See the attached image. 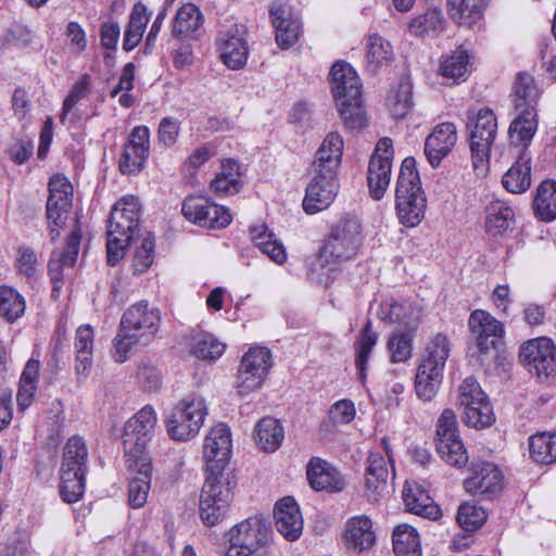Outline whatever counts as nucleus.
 <instances>
[{
    "label": "nucleus",
    "mask_w": 556,
    "mask_h": 556,
    "mask_svg": "<svg viewBox=\"0 0 556 556\" xmlns=\"http://www.w3.org/2000/svg\"><path fill=\"white\" fill-rule=\"evenodd\" d=\"M330 76L331 90L345 127L351 130L364 128L367 117L355 70L349 63L339 61L332 65Z\"/></svg>",
    "instance_id": "f257e3e1"
},
{
    "label": "nucleus",
    "mask_w": 556,
    "mask_h": 556,
    "mask_svg": "<svg viewBox=\"0 0 556 556\" xmlns=\"http://www.w3.org/2000/svg\"><path fill=\"white\" fill-rule=\"evenodd\" d=\"M156 422L154 408L146 405L125 424L122 443L125 462L130 470L138 473H149L152 470L146 448L154 434Z\"/></svg>",
    "instance_id": "f03ea898"
},
{
    "label": "nucleus",
    "mask_w": 556,
    "mask_h": 556,
    "mask_svg": "<svg viewBox=\"0 0 556 556\" xmlns=\"http://www.w3.org/2000/svg\"><path fill=\"white\" fill-rule=\"evenodd\" d=\"M363 228L358 218L344 215L332 225L312 270L324 268L329 263L354 258L363 244Z\"/></svg>",
    "instance_id": "7ed1b4c3"
},
{
    "label": "nucleus",
    "mask_w": 556,
    "mask_h": 556,
    "mask_svg": "<svg viewBox=\"0 0 556 556\" xmlns=\"http://www.w3.org/2000/svg\"><path fill=\"white\" fill-rule=\"evenodd\" d=\"M395 207L400 222L407 227L417 226L425 216L426 198L413 156L402 162L395 188Z\"/></svg>",
    "instance_id": "20e7f679"
},
{
    "label": "nucleus",
    "mask_w": 556,
    "mask_h": 556,
    "mask_svg": "<svg viewBox=\"0 0 556 556\" xmlns=\"http://www.w3.org/2000/svg\"><path fill=\"white\" fill-rule=\"evenodd\" d=\"M450 352L451 342L443 333H437L428 342L415 377V391L422 401H431L437 394Z\"/></svg>",
    "instance_id": "39448f33"
},
{
    "label": "nucleus",
    "mask_w": 556,
    "mask_h": 556,
    "mask_svg": "<svg viewBox=\"0 0 556 556\" xmlns=\"http://www.w3.org/2000/svg\"><path fill=\"white\" fill-rule=\"evenodd\" d=\"M88 448L83 438L71 437L63 450L60 468V494L64 502L76 503L85 493Z\"/></svg>",
    "instance_id": "423d86ee"
},
{
    "label": "nucleus",
    "mask_w": 556,
    "mask_h": 556,
    "mask_svg": "<svg viewBox=\"0 0 556 556\" xmlns=\"http://www.w3.org/2000/svg\"><path fill=\"white\" fill-rule=\"evenodd\" d=\"M467 129L472 166L483 174L489 168L490 151L496 137L497 119L492 110L484 108L467 112Z\"/></svg>",
    "instance_id": "0eeeda50"
},
{
    "label": "nucleus",
    "mask_w": 556,
    "mask_h": 556,
    "mask_svg": "<svg viewBox=\"0 0 556 556\" xmlns=\"http://www.w3.org/2000/svg\"><path fill=\"white\" fill-rule=\"evenodd\" d=\"M206 415L203 397L189 395L175 405L165 418V426L170 439L187 441L198 434Z\"/></svg>",
    "instance_id": "6e6552de"
},
{
    "label": "nucleus",
    "mask_w": 556,
    "mask_h": 556,
    "mask_svg": "<svg viewBox=\"0 0 556 556\" xmlns=\"http://www.w3.org/2000/svg\"><path fill=\"white\" fill-rule=\"evenodd\" d=\"M269 533L263 517H250L230 529L228 546L222 553L224 556H252L267 544Z\"/></svg>",
    "instance_id": "1a4fd4ad"
},
{
    "label": "nucleus",
    "mask_w": 556,
    "mask_h": 556,
    "mask_svg": "<svg viewBox=\"0 0 556 556\" xmlns=\"http://www.w3.org/2000/svg\"><path fill=\"white\" fill-rule=\"evenodd\" d=\"M458 404L463 408L464 422L469 427L482 429L495 421L489 397L473 377H467L459 386Z\"/></svg>",
    "instance_id": "9d476101"
},
{
    "label": "nucleus",
    "mask_w": 556,
    "mask_h": 556,
    "mask_svg": "<svg viewBox=\"0 0 556 556\" xmlns=\"http://www.w3.org/2000/svg\"><path fill=\"white\" fill-rule=\"evenodd\" d=\"M273 367L271 352L266 346H251L241 358L237 375V391L241 396L258 390Z\"/></svg>",
    "instance_id": "9b49d317"
},
{
    "label": "nucleus",
    "mask_w": 556,
    "mask_h": 556,
    "mask_svg": "<svg viewBox=\"0 0 556 556\" xmlns=\"http://www.w3.org/2000/svg\"><path fill=\"white\" fill-rule=\"evenodd\" d=\"M435 448L441 458L453 467L462 468L468 463L469 457L459 438L456 415L451 408H445L438 419Z\"/></svg>",
    "instance_id": "f8f14e48"
},
{
    "label": "nucleus",
    "mask_w": 556,
    "mask_h": 556,
    "mask_svg": "<svg viewBox=\"0 0 556 556\" xmlns=\"http://www.w3.org/2000/svg\"><path fill=\"white\" fill-rule=\"evenodd\" d=\"M73 186L65 176L54 175L49 180V195L46 204V215L49 224L51 240L59 236V229L65 225L72 207Z\"/></svg>",
    "instance_id": "ddd939ff"
},
{
    "label": "nucleus",
    "mask_w": 556,
    "mask_h": 556,
    "mask_svg": "<svg viewBox=\"0 0 556 556\" xmlns=\"http://www.w3.org/2000/svg\"><path fill=\"white\" fill-rule=\"evenodd\" d=\"M519 359L540 380L548 379L556 372V346L548 338L541 337L522 344Z\"/></svg>",
    "instance_id": "4468645a"
},
{
    "label": "nucleus",
    "mask_w": 556,
    "mask_h": 556,
    "mask_svg": "<svg viewBox=\"0 0 556 556\" xmlns=\"http://www.w3.org/2000/svg\"><path fill=\"white\" fill-rule=\"evenodd\" d=\"M248 29L243 24L233 23L220 30L216 37V49L222 62L230 70H241L249 58Z\"/></svg>",
    "instance_id": "2eb2a0df"
},
{
    "label": "nucleus",
    "mask_w": 556,
    "mask_h": 556,
    "mask_svg": "<svg viewBox=\"0 0 556 556\" xmlns=\"http://www.w3.org/2000/svg\"><path fill=\"white\" fill-rule=\"evenodd\" d=\"M342 152V137L337 131L329 132L315 153L311 167V179L339 181L338 172Z\"/></svg>",
    "instance_id": "dca6fc26"
},
{
    "label": "nucleus",
    "mask_w": 556,
    "mask_h": 556,
    "mask_svg": "<svg viewBox=\"0 0 556 556\" xmlns=\"http://www.w3.org/2000/svg\"><path fill=\"white\" fill-rule=\"evenodd\" d=\"M141 215V205L138 198L134 195L124 197L115 203L111 211L108 232L121 237H128L132 241L138 232L141 236L139 219Z\"/></svg>",
    "instance_id": "f3484780"
},
{
    "label": "nucleus",
    "mask_w": 556,
    "mask_h": 556,
    "mask_svg": "<svg viewBox=\"0 0 556 556\" xmlns=\"http://www.w3.org/2000/svg\"><path fill=\"white\" fill-rule=\"evenodd\" d=\"M80 230L74 229L68 236L66 245L61 251H53L48 264L50 280L52 283V296H58L68 271L73 269L80 245Z\"/></svg>",
    "instance_id": "a211bd4d"
},
{
    "label": "nucleus",
    "mask_w": 556,
    "mask_h": 556,
    "mask_svg": "<svg viewBox=\"0 0 556 556\" xmlns=\"http://www.w3.org/2000/svg\"><path fill=\"white\" fill-rule=\"evenodd\" d=\"M161 315L157 308L150 307L148 302L141 301L131 305L123 314L121 326L139 336L146 343H150L159 331Z\"/></svg>",
    "instance_id": "6ab92c4d"
},
{
    "label": "nucleus",
    "mask_w": 556,
    "mask_h": 556,
    "mask_svg": "<svg viewBox=\"0 0 556 556\" xmlns=\"http://www.w3.org/2000/svg\"><path fill=\"white\" fill-rule=\"evenodd\" d=\"M149 128L136 126L124 146L118 161L122 174L136 175L140 173L149 156Z\"/></svg>",
    "instance_id": "aec40b11"
},
{
    "label": "nucleus",
    "mask_w": 556,
    "mask_h": 556,
    "mask_svg": "<svg viewBox=\"0 0 556 556\" xmlns=\"http://www.w3.org/2000/svg\"><path fill=\"white\" fill-rule=\"evenodd\" d=\"M503 475L493 464L480 462L471 467V476L464 480V488L468 493L481 495L483 498H492L501 492Z\"/></svg>",
    "instance_id": "412c9836"
},
{
    "label": "nucleus",
    "mask_w": 556,
    "mask_h": 556,
    "mask_svg": "<svg viewBox=\"0 0 556 556\" xmlns=\"http://www.w3.org/2000/svg\"><path fill=\"white\" fill-rule=\"evenodd\" d=\"M421 308L408 300L388 298L381 302L378 311L380 320L399 325L402 330L416 331L421 321Z\"/></svg>",
    "instance_id": "4be33fe9"
},
{
    "label": "nucleus",
    "mask_w": 556,
    "mask_h": 556,
    "mask_svg": "<svg viewBox=\"0 0 556 556\" xmlns=\"http://www.w3.org/2000/svg\"><path fill=\"white\" fill-rule=\"evenodd\" d=\"M236 485L233 472L218 475L211 469V527L220 522L229 513Z\"/></svg>",
    "instance_id": "5701e85b"
},
{
    "label": "nucleus",
    "mask_w": 556,
    "mask_h": 556,
    "mask_svg": "<svg viewBox=\"0 0 556 556\" xmlns=\"http://www.w3.org/2000/svg\"><path fill=\"white\" fill-rule=\"evenodd\" d=\"M365 469L364 495L369 503H378L387 492L389 469L388 460L378 452L368 455Z\"/></svg>",
    "instance_id": "b1692460"
},
{
    "label": "nucleus",
    "mask_w": 556,
    "mask_h": 556,
    "mask_svg": "<svg viewBox=\"0 0 556 556\" xmlns=\"http://www.w3.org/2000/svg\"><path fill=\"white\" fill-rule=\"evenodd\" d=\"M457 140L456 126L453 123H442L426 138L425 155L432 167H438L441 161L452 151Z\"/></svg>",
    "instance_id": "393cba45"
},
{
    "label": "nucleus",
    "mask_w": 556,
    "mask_h": 556,
    "mask_svg": "<svg viewBox=\"0 0 556 556\" xmlns=\"http://www.w3.org/2000/svg\"><path fill=\"white\" fill-rule=\"evenodd\" d=\"M274 518L277 531L288 541L293 542L302 534L303 519L293 497L286 496L277 502Z\"/></svg>",
    "instance_id": "a878e982"
},
{
    "label": "nucleus",
    "mask_w": 556,
    "mask_h": 556,
    "mask_svg": "<svg viewBox=\"0 0 556 556\" xmlns=\"http://www.w3.org/2000/svg\"><path fill=\"white\" fill-rule=\"evenodd\" d=\"M468 325L477 338V345L481 353L495 348L497 339L504 333L503 325L482 309H476L470 314Z\"/></svg>",
    "instance_id": "bb28decb"
},
{
    "label": "nucleus",
    "mask_w": 556,
    "mask_h": 556,
    "mask_svg": "<svg viewBox=\"0 0 556 556\" xmlns=\"http://www.w3.org/2000/svg\"><path fill=\"white\" fill-rule=\"evenodd\" d=\"M307 479L316 491L341 492L345 488L342 473L326 460L313 457L307 465Z\"/></svg>",
    "instance_id": "cd10ccee"
},
{
    "label": "nucleus",
    "mask_w": 556,
    "mask_h": 556,
    "mask_svg": "<svg viewBox=\"0 0 556 556\" xmlns=\"http://www.w3.org/2000/svg\"><path fill=\"white\" fill-rule=\"evenodd\" d=\"M231 431L228 425L217 424L211 429V469L216 473L233 472L229 465L231 456Z\"/></svg>",
    "instance_id": "c85d7f7f"
},
{
    "label": "nucleus",
    "mask_w": 556,
    "mask_h": 556,
    "mask_svg": "<svg viewBox=\"0 0 556 556\" xmlns=\"http://www.w3.org/2000/svg\"><path fill=\"white\" fill-rule=\"evenodd\" d=\"M402 497L406 510L412 514L431 520L438 519L441 515L440 507L417 482L406 481L402 491Z\"/></svg>",
    "instance_id": "c756f323"
},
{
    "label": "nucleus",
    "mask_w": 556,
    "mask_h": 556,
    "mask_svg": "<svg viewBox=\"0 0 556 556\" xmlns=\"http://www.w3.org/2000/svg\"><path fill=\"white\" fill-rule=\"evenodd\" d=\"M339 190V181L311 179L303 199V210L315 214L327 208L334 200Z\"/></svg>",
    "instance_id": "7c9ffc66"
},
{
    "label": "nucleus",
    "mask_w": 556,
    "mask_h": 556,
    "mask_svg": "<svg viewBox=\"0 0 556 556\" xmlns=\"http://www.w3.org/2000/svg\"><path fill=\"white\" fill-rule=\"evenodd\" d=\"M484 228L492 237H502L513 229L515 212L505 201L495 199L485 206Z\"/></svg>",
    "instance_id": "2f4dec72"
},
{
    "label": "nucleus",
    "mask_w": 556,
    "mask_h": 556,
    "mask_svg": "<svg viewBox=\"0 0 556 556\" xmlns=\"http://www.w3.org/2000/svg\"><path fill=\"white\" fill-rule=\"evenodd\" d=\"M271 23L276 29V41L281 49L293 46L301 33V23L298 18L290 17V13L281 7H271L269 10Z\"/></svg>",
    "instance_id": "473e14b6"
},
{
    "label": "nucleus",
    "mask_w": 556,
    "mask_h": 556,
    "mask_svg": "<svg viewBox=\"0 0 556 556\" xmlns=\"http://www.w3.org/2000/svg\"><path fill=\"white\" fill-rule=\"evenodd\" d=\"M392 162L372 153L367 168V186L374 200H381L390 185Z\"/></svg>",
    "instance_id": "72a5a7b5"
},
{
    "label": "nucleus",
    "mask_w": 556,
    "mask_h": 556,
    "mask_svg": "<svg viewBox=\"0 0 556 556\" xmlns=\"http://www.w3.org/2000/svg\"><path fill=\"white\" fill-rule=\"evenodd\" d=\"M371 527V520L366 516L351 518L344 533L348 548L357 553L369 549L375 543Z\"/></svg>",
    "instance_id": "f704fd0d"
},
{
    "label": "nucleus",
    "mask_w": 556,
    "mask_h": 556,
    "mask_svg": "<svg viewBox=\"0 0 556 556\" xmlns=\"http://www.w3.org/2000/svg\"><path fill=\"white\" fill-rule=\"evenodd\" d=\"M75 369L77 375L87 376L92 366L93 354V329L90 325H83L77 328L75 334Z\"/></svg>",
    "instance_id": "c9c22d12"
},
{
    "label": "nucleus",
    "mask_w": 556,
    "mask_h": 556,
    "mask_svg": "<svg viewBox=\"0 0 556 556\" xmlns=\"http://www.w3.org/2000/svg\"><path fill=\"white\" fill-rule=\"evenodd\" d=\"M254 435L256 444L265 452H275L285 439L281 424L273 417L262 418L255 426Z\"/></svg>",
    "instance_id": "e433bc0d"
},
{
    "label": "nucleus",
    "mask_w": 556,
    "mask_h": 556,
    "mask_svg": "<svg viewBox=\"0 0 556 556\" xmlns=\"http://www.w3.org/2000/svg\"><path fill=\"white\" fill-rule=\"evenodd\" d=\"M517 111L518 116L511 122L508 132L513 142L527 148L538 129V112L533 109Z\"/></svg>",
    "instance_id": "4c0bfd02"
},
{
    "label": "nucleus",
    "mask_w": 556,
    "mask_h": 556,
    "mask_svg": "<svg viewBox=\"0 0 556 556\" xmlns=\"http://www.w3.org/2000/svg\"><path fill=\"white\" fill-rule=\"evenodd\" d=\"M532 206L540 220L548 223L556 218V181L547 179L540 184Z\"/></svg>",
    "instance_id": "58836bf2"
},
{
    "label": "nucleus",
    "mask_w": 556,
    "mask_h": 556,
    "mask_svg": "<svg viewBox=\"0 0 556 556\" xmlns=\"http://www.w3.org/2000/svg\"><path fill=\"white\" fill-rule=\"evenodd\" d=\"M378 334L372 330L371 321L368 320L361 330L355 343V365L362 382L367 378V365L374 346L377 344Z\"/></svg>",
    "instance_id": "ea45409f"
},
{
    "label": "nucleus",
    "mask_w": 556,
    "mask_h": 556,
    "mask_svg": "<svg viewBox=\"0 0 556 556\" xmlns=\"http://www.w3.org/2000/svg\"><path fill=\"white\" fill-rule=\"evenodd\" d=\"M446 21L439 9H429L409 23V31L416 37H437L445 29Z\"/></svg>",
    "instance_id": "a19ab883"
},
{
    "label": "nucleus",
    "mask_w": 556,
    "mask_h": 556,
    "mask_svg": "<svg viewBox=\"0 0 556 556\" xmlns=\"http://www.w3.org/2000/svg\"><path fill=\"white\" fill-rule=\"evenodd\" d=\"M148 22L149 16L147 15L146 5L140 2L136 3L124 31L123 49L125 51H131L138 46L142 39Z\"/></svg>",
    "instance_id": "79ce46f5"
},
{
    "label": "nucleus",
    "mask_w": 556,
    "mask_h": 556,
    "mask_svg": "<svg viewBox=\"0 0 556 556\" xmlns=\"http://www.w3.org/2000/svg\"><path fill=\"white\" fill-rule=\"evenodd\" d=\"M393 551L396 556H421L419 535L409 525H399L392 533Z\"/></svg>",
    "instance_id": "37998d69"
},
{
    "label": "nucleus",
    "mask_w": 556,
    "mask_h": 556,
    "mask_svg": "<svg viewBox=\"0 0 556 556\" xmlns=\"http://www.w3.org/2000/svg\"><path fill=\"white\" fill-rule=\"evenodd\" d=\"M204 16L192 3L179 8L173 23V35L177 38L191 36L202 26Z\"/></svg>",
    "instance_id": "c03bdc74"
},
{
    "label": "nucleus",
    "mask_w": 556,
    "mask_h": 556,
    "mask_svg": "<svg viewBox=\"0 0 556 556\" xmlns=\"http://www.w3.org/2000/svg\"><path fill=\"white\" fill-rule=\"evenodd\" d=\"M515 108L516 110L533 109L536 110V104L540 98V90L534 81V78L528 73H518L515 84Z\"/></svg>",
    "instance_id": "a18cd8bd"
},
{
    "label": "nucleus",
    "mask_w": 556,
    "mask_h": 556,
    "mask_svg": "<svg viewBox=\"0 0 556 556\" xmlns=\"http://www.w3.org/2000/svg\"><path fill=\"white\" fill-rule=\"evenodd\" d=\"M386 103L394 118H404L413 108L412 84L407 79L401 80L389 91Z\"/></svg>",
    "instance_id": "49530a36"
},
{
    "label": "nucleus",
    "mask_w": 556,
    "mask_h": 556,
    "mask_svg": "<svg viewBox=\"0 0 556 556\" xmlns=\"http://www.w3.org/2000/svg\"><path fill=\"white\" fill-rule=\"evenodd\" d=\"M25 299L12 287L0 286V316L12 324L23 316Z\"/></svg>",
    "instance_id": "de8ad7c7"
},
{
    "label": "nucleus",
    "mask_w": 556,
    "mask_h": 556,
    "mask_svg": "<svg viewBox=\"0 0 556 556\" xmlns=\"http://www.w3.org/2000/svg\"><path fill=\"white\" fill-rule=\"evenodd\" d=\"M531 167L528 161L522 157L505 173L502 179L504 188L511 193H522L528 190L531 184Z\"/></svg>",
    "instance_id": "09e8293b"
},
{
    "label": "nucleus",
    "mask_w": 556,
    "mask_h": 556,
    "mask_svg": "<svg viewBox=\"0 0 556 556\" xmlns=\"http://www.w3.org/2000/svg\"><path fill=\"white\" fill-rule=\"evenodd\" d=\"M470 68V55L463 47H458L451 54L442 59L440 73L442 76L453 79L466 77Z\"/></svg>",
    "instance_id": "8fccbe9b"
},
{
    "label": "nucleus",
    "mask_w": 556,
    "mask_h": 556,
    "mask_svg": "<svg viewBox=\"0 0 556 556\" xmlns=\"http://www.w3.org/2000/svg\"><path fill=\"white\" fill-rule=\"evenodd\" d=\"M529 450L536 463H554L556 460V432L532 435L529 440Z\"/></svg>",
    "instance_id": "3c124183"
},
{
    "label": "nucleus",
    "mask_w": 556,
    "mask_h": 556,
    "mask_svg": "<svg viewBox=\"0 0 556 556\" xmlns=\"http://www.w3.org/2000/svg\"><path fill=\"white\" fill-rule=\"evenodd\" d=\"M140 244L136 248L132 258V273L141 275L146 273L154 262L155 238L147 231L139 236Z\"/></svg>",
    "instance_id": "603ef678"
},
{
    "label": "nucleus",
    "mask_w": 556,
    "mask_h": 556,
    "mask_svg": "<svg viewBox=\"0 0 556 556\" xmlns=\"http://www.w3.org/2000/svg\"><path fill=\"white\" fill-rule=\"evenodd\" d=\"M413 330H396L388 341V350L391 353V362H405L412 357L413 352Z\"/></svg>",
    "instance_id": "864d4df0"
},
{
    "label": "nucleus",
    "mask_w": 556,
    "mask_h": 556,
    "mask_svg": "<svg viewBox=\"0 0 556 556\" xmlns=\"http://www.w3.org/2000/svg\"><path fill=\"white\" fill-rule=\"evenodd\" d=\"M451 18L458 24H470L481 15V0H446Z\"/></svg>",
    "instance_id": "5fc2aeb1"
},
{
    "label": "nucleus",
    "mask_w": 556,
    "mask_h": 556,
    "mask_svg": "<svg viewBox=\"0 0 556 556\" xmlns=\"http://www.w3.org/2000/svg\"><path fill=\"white\" fill-rule=\"evenodd\" d=\"M366 47L367 63L372 66L374 70L388 63L392 58V46L377 34H372L368 37Z\"/></svg>",
    "instance_id": "6e6d98bb"
},
{
    "label": "nucleus",
    "mask_w": 556,
    "mask_h": 556,
    "mask_svg": "<svg viewBox=\"0 0 556 556\" xmlns=\"http://www.w3.org/2000/svg\"><path fill=\"white\" fill-rule=\"evenodd\" d=\"M182 214L193 224L205 227L208 216V198L202 194L189 195L184 201Z\"/></svg>",
    "instance_id": "4d7b16f0"
},
{
    "label": "nucleus",
    "mask_w": 556,
    "mask_h": 556,
    "mask_svg": "<svg viewBox=\"0 0 556 556\" xmlns=\"http://www.w3.org/2000/svg\"><path fill=\"white\" fill-rule=\"evenodd\" d=\"M147 344L139 336L119 325L118 332L113 340L112 357L117 363H124L128 359V353L134 346Z\"/></svg>",
    "instance_id": "13d9d810"
},
{
    "label": "nucleus",
    "mask_w": 556,
    "mask_h": 556,
    "mask_svg": "<svg viewBox=\"0 0 556 556\" xmlns=\"http://www.w3.org/2000/svg\"><path fill=\"white\" fill-rule=\"evenodd\" d=\"M486 519V513L482 507L472 503H463L457 510L456 520L466 531H472L480 527Z\"/></svg>",
    "instance_id": "bf43d9fd"
},
{
    "label": "nucleus",
    "mask_w": 556,
    "mask_h": 556,
    "mask_svg": "<svg viewBox=\"0 0 556 556\" xmlns=\"http://www.w3.org/2000/svg\"><path fill=\"white\" fill-rule=\"evenodd\" d=\"M31 40L30 29L23 25H14L0 35V54L10 47H27Z\"/></svg>",
    "instance_id": "052dcab7"
},
{
    "label": "nucleus",
    "mask_w": 556,
    "mask_h": 556,
    "mask_svg": "<svg viewBox=\"0 0 556 556\" xmlns=\"http://www.w3.org/2000/svg\"><path fill=\"white\" fill-rule=\"evenodd\" d=\"M90 92V76L84 74L78 81H76L63 102L62 112L60 115L61 123H65L67 114L71 110Z\"/></svg>",
    "instance_id": "680f3d73"
},
{
    "label": "nucleus",
    "mask_w": 556,
    "mask_h": 556,
    "mask_svg": "<svg viewBox=\"0 0 556 556\" xmlns=\"http://www.w3.org/2000/svg\"><path fill=\"white\" fill-rule=\"evenodd\" d=\"M151 472L152 470L149 473H140L141 478L130 480L128 485V503L132 508H141L147 503Z\"/></svg>",
    "instance_id": "e2e57ef3"
},
{
    "label": "nucleus",
    "mask_w": 556,
    "mask_h": 556,
    "mask_svg": "<svg viewBox=\"0 0 556 556\" xmlns=\"http://www.w3.org/2000/svg\"><path fill=\"white\" fill-rule=\"evenodd\" d=\"M34 153V141L28 136L14 138L7 149L9 159L18 165L26 163Z\"/></svg>",
    "instance_id": "0e129e2a"
},
{
    "label": "nucleus",
    "mask_w": 556,
    "mask_h": 556,
    "mask_svg": "<svg viewBox=\"0 0 556 556\" xmlns=\"http://www.w3.org/2000/svg\"><path fill=\"white\" fill-rule=\"evenodd\" d=\"M37 265V255L31 248L22 245L17 249L16 269L18 274L33 278L36 274Z\"/></svg>",
    "instance_id": "69168bd1"
},
{
    "label": "nucleus",
    "mask_w": 556,
    "mask_h": 556,
    "mask_svg": "<svg viewBox=\"0 0 556 556\" xmlns=\"http://www.w3.org/2000/svg\"><path fill=\"white\" fill-rule=\"evenodd\" d=\"M130 243L128 237H121L108 232L106 258L110 266H115L125 254V249Z\"/></svg>",
    "instance_id": "338daca9"
},
{
    "label": "nucleus",
    "mask_w": 556,
    "mask_h": 556,
    "mask_svg": "<svg viewBox=\"0 0 556 556\" xmlns=\"http://www.w3.org/2000/svg\"><path fill=\"white\" fill-rule=\"evenodd\" d=\"M137 378L147 391H155L160 388L162 378L160 370L151 364H141L137 371Z\"/></svg>",
    "instance_id": "774afa93"
}]
</instances>
